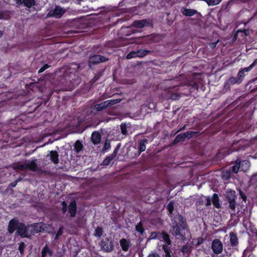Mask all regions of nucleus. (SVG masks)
I'll return each instance as SVG.
<instances>
[{"mask_svg": "<svg viewBox=\"0 0 257 257\" xmlns=\"http://www.w3.org/2000/svg\"><path fill=\"white\" fill-rule=\"evenodd\" d=\"M176 219H178L180 222L178 223L177 220H174L173 223L175 225L172 226L170 230V232L177 238L180 240H184L187 237L190 236V232L187 228L186 225L182 222L183 218L181 216L178 215Z\"/></svg>", "mask_w": 257, "mask_h": 257, "instance_id": "f257e3e1", "label": "nucleus"}, {"mask_svg": "<svg viewBox=\"0 0 257 257\" xmlns=\"http://www.w3.org/2000/svg\"><path fill=\"white\" fill-rule=\"evenodd\" d=\"M13 168L15 169H18L21 171L26 170L35 171L37 168V164L36 163V160H32L26 161L23 164L15 165Z\"/></svg>", "mask_w": 257, "mask_h": 257, "instance_id": "f03ea898", "label": "nucleus"}, {"mask_svg": "<svg viewBox=\"0 0 257 257\" xmlns=\"http://www.w3.org/2000/svg\"><path fill=\"white\" fill-rule=\"evenodd\" d=\"M66 10L59 6H56L53 10H51L47 15V18H61L65 13Z\"/></svg>", "mask_w": 257, "mask_h": 257, "instance_id": "7ed1b4c3", "label": "nucleus"}, {"mask_svg": "<svg viewBox=\"0 0 257 257\" xmlns=\"http://www.w3.org/2000/svg\"><path fill=\"white\" fill-rule=\"evenodd\" d=\"M132 26L136 28H143L145 27H151L153 26L152 21L149 19H145L134 21Z\"/></svg>", "mask_w": 257, "mask_h": 257, "instance_id": "20e7f679", "label": "nucleus"}, {"mask_svg": "<svg viewBox=\"0 0 257 257\" xmlns=\"http://www.w3.org/2000/svg\"><path fill=\"white\" fill-rule=\"evenodd\" d=\"M151 53L149 50L140 49L136 51L130 52L126 56L127 59H130L136 57L142 58Z\"/></svg>", "mask_w": 257, "mask_h": 257, "instance_id": "39448f33", "label": "nucleus"}, {"mask_svg": "<svg viewBox=\"0 0 257 257\" xmlns=\"http://www.w3.org/2000/svg\"><path fill=\"white\" fill-rule=\"evenodd\" d=\"M108 59L101 55H95L91 56L89 60V65L90 66L91 64L94 65L100 62H106Z\"/></svg>", "mask_w": 257, "mask_h": 257, "instance_id": "423d86ee", "label": "nucleus"}, {"mask_svg": "<svg viewBox=\"0 0 257 257\" xmlns=\"http://www.w3.org/2000/svg\"><path fill=\"white\" fill-rule=\"evenodd\" d=\"M226 198L228 200L230 208L234 210L235 208V192L233 190L228 191L227 192Z\"/></svg>", "mask_w": 257, "mask_h": 257, "instance_id": "0eeeda50", "label": "nucleus"}, {"mask_svg": "<svg viewBox=\"0 0 257 257\" xmlns=\"http://www.w3.org/2000/svg\"><path fill=\"white\" fill-rule=\"evenodd\" d=\"M212 249L215 254L220 253L223 249L221 242L219 239H214L212 243Z\"/></svg>", "mask_w": 257, "mask_h": 257, "instance_id": "6e6552de", "label": "nucleus"}, {"mask_svg": "<svg viewBox=\"0 0 257 257\" xmlns=\"http://www.w3.org/2000/svg\"><path fill=\"white\" fill-rule=\"evenodd\" d=\"M101 248L105 251L110 252L113 249V244L111 240L106 239L101 242Z\"/></svg>", "mask_w": 257, "mask_h": 257, "instance_id": "1a4fd4ad", "label": "nucleus"}, {"mask_svg": "<svg viewBox=\"0 0 257 257\" xmlns=\"http://www.w3.org/2000/svg\"><path fill=\"white\" fill-rule=\"evenodd\" d=\"M20 223L21 222H19L17 220L15 219L10 220L8 226L9 232L12 233L15 230H17L18 226H19Z\"/></svg>", "mask_w": 257, "mask_h": 257, "instance_id": "9d476101", "label": "nucleus"}, {"mask_svg": "<svg viewBox=\"0 0 257 257\" xmlns=\"http://www.w3.org/2000/svg\"><path fill=\"white\" fill-rule=\"evenodd\" d=\"M151 237L153 238H157L160 239L161 238H163L168 244H171V240H170L169 236L167 234L165 233H152L151 235Z\"/></svg>", "mask_w": 257, "mask_h": 257, "instance_id": "9b49d317", "label": "nucleus"}, {"mask_svg": "<svg viewBox=\"0 0 257 257\" xmlns=\"http://www.w3.org/2000/svg\"><path fill=\"white\" fill-rule=\"evenodd\" d=\"M17 233L21 236L27 237L28 232L27 227L24 224L21 223L18 226Z\"/></svg>", "mask_w": 257, "mask_h": 257, "instance_id": "f8f14e48", "label": "nucleus"}, {"mask_svg": "<svg viewBox=\"0 0 257 257\" xmlns=\"http://www.w3.org/2000/svg\"><path fill=\"white\" fill-rule=\"evenodd\" d=\"M101 136L98 132H93L92 133L91 140L94 145L99 144L101 142Z\"/></svg>", "mask_w": 257, "mask_h": 257, "instance_id": "ddd939ff", "label": "nucleus"}, {"mask_svg": "<svg viewBox=\"0 0 257 257\" xmlns=\"http://www.w3.org/2000/svg\"><path fill=\"white\" fill-rule=\"evenodd\" d=\"M68 212L71 217L75 216L76 212V203L73 201L68 206Z\"/></svg>", "mask_w": 257, "mask_h": 257, "instance_id": "4468645a", "label": "nucleus"}, {"mask_svg": "<svg viewBox=\"0 0 257 257\" xmlns=\"http://www.w3.org/2000/svg\"><path fill=\"white\" fill-rule=\"evenodd\" d=\"M119 242L122 250L127 251L131 246V242L125 238H123L120 240Z\"/></svg>", "mask_w": 257, "mask_h": 257, "instance_id": "2eb2a0df", "label": "nucleus"}, {"mask_svg": "<svg viewBox=\"0 0 257 257\" xmlns=\"http://www.w3.org/2000/svg\"><path fill=\"white\" fill-rule=\"evenodd\" d=\"M117 152V149H115L112 154L107 157L102 162L103 165H108L111 161L116 157Z\"/></svg>", "mask_w": 257, "mask_h": 257, "instance_id": "dca6fc26", "label": "nucleus"}, {"mask_svg": "<svg viewBox=\"0 0 257 257\" xmlns=\"http://www.w3.org/2000/svg\"><path fill=\"white\" fill-rule=\"evenodd\" d=\"M181 13L185 16L191 17L197 13V11L194 9L183 8Z\"/></svg>", "mask_w": 257, "mask_h": 257, "instance_id": "f3484780", "label": "nucleus"}, {"mask_svg": "<svg viewBox=\"0 0 257 257\" xmlns=\"http://www.w3.org/2000/svg\"><path fill=\"white\" fill-rule=\"evenodd\" d=\"M50 159L54 164L58 163V154L55 151H52L49 153Z\"/></svg>", "mask_w": 257, "mask_h": 257, "instance_id": "a211bd4d", "label": "nucleus"}, {"mask_svg": "<svg viewBox=\"0 0 257 257\" xmlns=\"http://www.w3.org/2000/svg\"><path fill=\"white\" fill-rule=\"evenodd\" d=\"M239 165L240 171L243 172L246 171L250 166L249 162L247 160H244L242 162L240 161V165Z\"/></svg>", "mask_w": 257, "mask_h": 257, "instance_id": "6ab92c4d", "label": "nucleus"}, {"mask_svg": "<svg viewBox=\"0 0 257 257\" xmlns=\"http://www.w3.org/2000/svg\"><path fill=\"white\" fill-rule=\"evenodd\" d=\"M230 242L232 246H236L238 244L237 238L232 232L229 233Z\"/></svg>", "mask_w": 257, "mask_h": 257, "instance_id": "aec40b11", "label": "nucleus"}, {"mask_svg": "<svg viewBox=\"0 0 257 257\" xmlns=\"http://www.w3.org/2000/svg\"><path fill=\"white\" fill-rule=\"evenodd\" d=\"M22 4L30 9L36 5V1L35 0H22Z\"/></svg>", "mask_w": 257, "mask_h": 257, "instance_id": "412c9836", "label": "nucleus"}, {"mask_svg": "<svg viewBox=\"0 0 257 257\" xmlns=\"http://www.w3.org/2000/svg\"><path fill=\"white\" fill-rule=\"evenodd\" d=\"M237 32L241 34V37L243 38L246 36H249L250 34V30L249 29H240L237 30Z\"/></svg>", "mask_w": 257, "mask_h": 257, "instance_id": "4be33fe9", "label": "nucleus"}, {"mask_svg": "<svg viewBox=\"0 0 257 257\" xmlns=\"http://www.w3.org/2000/svg\"><path fill=\"white\" fill-rule=\"evenodd\" d=\"M74 150L77 153H79L82 149L83 145L79 141H77L74 145Z\"/></svg>", "mask_w": 257, "mask_h": 257, "instance_id": "5701e85b", "label": "nucleus"}, {"mask_svg": "<svg viewBox=\"0 0 257 257\" xmlns=\"http://www.w3.org/2000/svg\"><path fill=\"white\" fill-rule=\"evenodd\" d=\"M240 161L237 160L235 164L231 167L233 172L236 173L240 169Z\"/></svg>", "mask_w": 257, "mask_h": 257, "instance_id": "b1692460", "label": "nucleus"}, {"mask_svg": "<svg viewBox=\"0 0 257 257\" xmlns=\"http://www.w3.org/2000/svg\"><path fill=\"white\" fill-rule=\"evenodd\" d=\"M257 64V58L255 59L253 63L251 64L248 67H244L242 69V71L244 72V73L248 72L250 70H251L254 66H255Z\"/></svg>", "mask_w": 257, "mask_h": 257, "instance_id": "393cba45", "label": "nucleus"}, {"mask_svg": "<svg viewBox=\"0 0 257 257\" xmlns=\"http://www.w3.org/2000/svg\"><path fill=\"white\" fill-rule=\"evenodd\" d=\"M121 100V99H110L107 100L106 101H105V103L108 106H111L112 105H114L115 104H116L118 102H119Z\"/></svg>", "mask_w": 257, "mask_h": 257, "instance_id": "a878e982", "label": "nucleus"}, {"mask_svg": "<svg viewBox=\"0 0 257 257\" xmlns=\"http://www.w3.org/2000/svg\"><path fill=\"white\" fill-rule=\"evenodd\" d=\"M209 6H213L219 4L222 0H204Z\"/></svg>", "mask_w": 257, "mask_h": 257, "instance_id": "bb28decb", "label": "nucleus"}, {"mask_svg": "<svg viewBox=\"0 0 257 257\" xmlns=\"http://www.w3.org/2000/svg\"><path fill=\"white\" fill-rule=\"evenodd\" d=\"M147 140L144 139L140 142L139 151L141 152H144L146 150V144L147 143Z\"/></svg>", "mask_w": 257, "mask_h": 257, "instance_id": "cd10ccee", "label": "nucleus"}, {"mask_svg": "<svg viewBox=\"0 0 257 257\" xmlns=\"http://www.w3.org/2000/svg\"><path fill=\"white\" fill-rule=\"evenodd\" d=\"M107 105L105 103V102L104 101L100 104H98L95 105V108L98 111H100L107 107Z\"/></svg>", "mask_w": 257, "mask_h": 257, "instance_id": "c85d7f7f", "label": "nucleus"}, {"mask_svg": "<svg viewBox=\"0 0 257 257\" xmlns=\"http://www.w3.org/2000/svg\"><path fill=\"white\" fill-rule=\"evenodd\" d=\"M94 235L97 237H100L102 235V229L99 227H97L95 229Z\"/></svg>", "mask_w": 257, "mask_h": 257, "instance_id": "c756f323", "label": "nucleus"}, {"mask_svg": "<svg viewBox=\"0 0 257 257\" xmlns=\"http://www.w3.org/2000/svg\"><path fill=\"white\" fill-rule=\"evenodd\" d=\"M128 126L125 123H122L120 125L121 132L123 135H126L127 134Z\"/></svg>", "mask_w": 257, "mask_h": 257, "instance_id": "7c9ffc66", "label": "nucleus"}, {"mask_svg": "<svg viewBox=\"0 0 257 257\" xmlns=\"http://www.w3.org/2000/svg\"><path fill=\"white\" fill-rule=\"evenodd\" d=\"M47 253H49L51 256L52 255V252L49 250L47 246H45L42 251V257H46Z\"/></svg>", "mask_w": 257, "mask_h": 257, "instance_id": "2f4dec72", "label": "nucleus"}, {"mask_svg": "<svg viewBox=\"0 0 257 257\" xmlns=\"http://www.w3.org/2000/svg\"><path fill=\"white\" fill-rule=\"evenodd\" d=\"M186 134H187L184 133L178 135L176 138V140L178 141H184L187 138Z\"/></svg>", "mask_w": 257, "mask_h": 257, "instance_id": "473e14b6", "label": "nucleus"}, {"mask_svg": "<svg viewBox=\"0 0 257 257\" xmlns=\"http://www.w3.org/2000/svg\"><path fill=\"white\" fill-rule=\"evenodd\" d=\"M154 37L152 35H149L147 36H145L144 38V41L148 43H152L154 42Z\"/></svg>", "mask_w": 257, "mask_h": 257, "instance_id": "72a5a7b5", "label": "nucleus"}, {"mask_svg": "<svg viewBox=\"0 0 257 257\" xmlns=\"http://www.w3.org/2000/svg\"><path fill=\"white\" fill-rule=\"evenodd\" d=\"M213 203L214 206L216 208L219 207V203L218 201V198L216 194H214L213 195Z\"/></svg>", "mask_w": 257, "mask_h": 257, "instance_id": "f704fd0d", "label": "nucleus"}, {"mask_svg": "<svg viewBox=\"0 0 257 257\" xmlns=\"http://www.w3.org/2000/svg\"><path fill=\"white\" fill-rule=\"evenodd\" d=\"M136 230L141 234H142L144 232V230L141 222L136 225Z\"/></svg>", "mask_w": 257, "mask_h": 257, "instance_id": "c9c22d12", "label": "nucleus"}, {"mask_svg": "<svg viewBox=\"0 0 257 257\" xmlns=\"http://www.w3.org/2000/svg\"><path fill=\"white\" fill-rule=\"evenodd\" d=\"M230 177V173L228 171H224L222 173V178L224 180H227Z\"/></svg>", "mask_w": 257, "mask_h": 257, "instance_id": "e433bc0d", "label": "nucleus"}, {"mask_svg": "<svg viewBox=\"0 0 257 257\" xmlns=\"http://www.w3.org/2000/svg\"><path fill=\"white\" fill-rule=\"evenodd\" d=\"M167 209L168 210L169 213L171 214L174 210V202L173 201H171L168 204Z\"/></svg>", "mask_w": 257, "mask_h": 257, "instance_id": "4c0bfd02", "label": "nucleus"}, {"mask_svg": "<svg viewBox=\"0 0 257 257\" xmlns=\"http://www.w3.org/2000/svg\"><path fill=\"white\" fill-rule=\"evenodd\" d=\"M50 67V65L48 64H44L38 71V73H40L44 72L45 70L49 68Z\"/></svg>", "mask_w": 257, "mask_h": 257, "instance_id": "58836bf2", "label": "nucleus"}, {"mask_svg": "<svg viewBox=\"0 0 257 257\" xmlns=\"http://www.w3.org/2000/svg\"><path fill=\"white\" fill-rule=\"evenodd\" d=\"M110 148V144L109 143V141L108 140H106L104 143V145L103 148V150L104 151H106L108 149H109Z\"/></svg>", "mask_w": 257, "mask_h": 257, "instance_id": "ea45409f", "label": "nucleus"}, {"mask_svg": "<svg viewBox=\"0 0 257 257\" xmlns=\"http://www.w3.org/2000/svg\"><path fill=\"white\" fill-rule=\"evenodd\" d=\"M25 247V244L24 242H21L19 244V250H20L21 253H23Z\"/></svg>", "mask_w": 257, "mask_h": 257, "instance_id": "a19ab883", "label": "nucleus"}, {"mask_svg": "<svg viewBox=\"0 0 257 257\" xmlns=\"http://www.w3.org/2000/svg\"><path fill=\"white\" fill-rule=\"evenodd\" d=\"M163 248L165 252L166 257H171L169 249L165 245L163 246Z\"/></svg>", "mask_w": 257, "mask_h": 257, "instance_id": "79ce46f5", "label": "nucleus"}, {"mask_svg": "<svg viewBox=\"0 0 257 257\" xmlns=\"http://www.w3.org/2000/svg\"><path fill=\"white\" fill-rule=\"evenodd\" d=\"M245 75V73L244 71H242V69L239 71L237 76L238 77L239 79L242 78Z\"/></svg>", "mask_w": 257, "mask_h": 257, "instance_id": "37998d69", "label": "nucleus"}, {"mask_svg": "<svg viewBox=\"0 0 257 257\" xmlns=\"http://www.w3.org/2000/svg\"><path fill=\"white\" fill-rule=\"evenodd\" d=\"M185 133L187 134H186L187 138H190L193 137L196 134V132L190 131V132H186Z\"/></svg>", "mask_w": 257, "mask_h": 257, "instance_id": "c03bdc74", "label": "nucleus"}, {"mask_svg": "<svg viewBox=\"0 0 257 257\" xmlns=\"http://www.w3.org/2000/svg\"><path fill=\"white\" fill-rule=\"evenodd\" d=\"M62 211L63 213H65L67 210V204L65 202H62Z\"/></svg>", "mask_w": 257, "mask_h": 257, "instance_id": "a18cd8bd", "label": "nucleus"}, {"mask_svg": "<svg viewBox=\"0 0 257 257\" xmlns=\"http://www.w3.org/2000/svg\"><path fill=\"white\" fill-rule=\"evenodd\" d=\"M239 33L237 32V30L236 31L235 34L233 36L232 40L233 41H235L237 39V36L239 35Z\"/></svg>", "mask_w": 257, "mask_h": 257, "instance_id": "49530a36", "label": "nucleus"}, {"mask_svg": "<svg viewBox=\"0 0 257 257\" xmlns=\"http://www.w3.org/2000/svg\"><path fill=\"white\" fill-rule=\"evenodd\" d=\"M148 257H160V255L156 253H150Z\"/></svg>", "mask_w": 257, "mask_h": 257, "instance_id": "de8ad7c7", "label": "nucleus"}, {"mask_svg": "<svg viewBox=\"0 0 257 257\" xmlns=\"http://www.w3.org/2000/svg\"><path fill=\"white\" fill-rule=\"evenodd\" d=\"M62 232H63V227H60L59 230L58 231V232L56 234H57L58 235L60 236L62 234Z\"/></svg>", "mask_w": 257, "mask_h": 257, "instance_id": "09e8293b", "label": "nucleus"}, {"mask_svg": "<svg viewBox=\"0 0 257 257\" xmlns=\"http://www.w3.org/2000/svg\"><path fill=\"white\" fill-rule=\"evenodd\" d=\"M178 97H179L178 95L175 94H172L171 95V98L173 100H176V99H178Z\"/></svg>", "mask_w": 257, "mask_h": 257, "instance_id": "8fccbe9b", "label": "nucleus"}, {"mask_svg": "<svg viewBox=\"0 0 257 257\" xmlns=\"http://www.w3.org/2000/svg\"><path fill=\"white\" fill-rule=\"evenodd\" d=\"M16 4L18 5H22V0H15Z\"/></svg>", "mask_w": 257, "mask_h": 257, "instance_id": "3c124183", "label": "nucleus"}, {"mask_svg": "<svg viewBox=\"0 0 257 257\" xmlns=\"http://www.w3.org/2000/svg\"><path fill=\"white\" fill-rule=\"evenodd\" d=\"M4 17V12H0V20L3 19Z\"/></svg>", "mask_w": 257, "mask_h": 257, "instance_id": "603ef678", "label": "nucleus"}, {"mask_svg": "<svg viewBox=\"0 0 257 257\" xmlns=\"http://www.w3.org/2000/svg\"><path fill=\"white\" fill-rule=\"evenodd\" d=\"M72 65H75L76 67V69H78L79 68V65L77 64H74V63H72L71 64Z\"/></svg>", "mask_w": 257, "mask_h": 257, "instance_id": "864d4df0", "label": "nucleus"}, {"mask_svg": "<svg viewBox=\"0 0 257 257\" xmlns=\"http://www.w3.org/2000/svg\"><path fill=\"white\" fill-rule=\"evenodd\" d=\"M210 204H211L210 201L209 200H208L206 205L208 206V205H210Z\"/></svg>", "mask_w": 257, "mask_h": 257, "instance_id": "5fc2aeb1", "label": "nucleus"}, {"mask_svg": "<svg viewBox=\"0 0 257 257\" xmlns=\"http://www.w3.org/2000/svg\"><path fill=\"white\" fill-rule=\"evenodd\" d=\"M3 35V32L2 31L0 30V38L1 37H2Z\"/></svg>", "mask_w": 257, "mask_h": 257, "instance_id": "6e6d98bb", "label": "nucleus"}, {"mask_svg": "<svg viewBox=\"0 0 257 257\" xmlns=\"http://www.w3.org/2000/svg\"><path fill=\"white\" fill-rule=\"evenodd\" d=\"M111 42H107V43H106V46H111V45H110V44H111Z\"/></svg>", "mask_w": 257, "mask_h": 257, "instance_id": "4d7b16f0", "label": "nucleus"}, {"mask_svg": "<svg viewBox=\"0 0 257 257\" xmlns=\"http://www.w3.org/2000/svg\"><path fill=\"white\" fill-rule=\"evenodd\" d=\"M216 44H217V43H213V44H212V47L213 48H215V47H216Z\"/></svg>", "mask_w": 257, "mask_h": 257, "instance_id": "13d9d810", "label": "nucleus"}, {"mask_svg": "<svg viewBox=\"0 0 257 257\" xmlns=\"http://www.w3.org/2000/svg\"><path fill=\"white\" fill-rule=\"evenodd\" d=\"M16 185V183H12V186L14 187H15Z\"/></svg>", "mask_w": 257, "mask_h": 257, "instance_id": "bf43d9fd", "label": "nucleus"}, {"mask_svg": "<svg viewBox=\"0 0 257 257\" xmlns=\"http://www.w3.org/2000/svg\"><path fill=\"white\" fill-rule=\"evenodd\" d=\"M60 236L58 235L57 234H56V236H55V239H57L59 238Z\"/></svg>", "mask_w": 257, "mask_h": 257, "instance_id": "052dcab7", "label": "nucleus"}, {"mask_svg": "<svg viewBox=\"0 0 257 257\" xmlns=\"http://www.w3.org/2000/svg\"><path fill=\"white\" fill-rule=\"evenodd\" d=\"M185 127V125H184L183 127H182V128L180 129V130H179V131H182V130H183V129H184Z\"/></svg>", "mask_w": 257, "mask_h": 257, "instance_id": "680f3d73", "label": "nucleus"}, {"mask_svg": "<svg viewBox=\"0 0 257 257\" xmlns=\"http://www.w3.org/2000/svg\"><path fill=\"white\" fill-rule=\"evenodd\" d=\"M232 79H233V80H236L235 79V78H233V77L231 78L229 80H231Z\"/></svg>", "mask_w": 257, "mask_h": 257, "instance_id": "e2e57ef3", "label": "nucleus"}, {"mask_svg": "<svg viewBox=\"0 0 257 257\" xmlns=\"http://www.w3.org/2000/svg\"><path fill=\"white\" fill-rule=\"evenodd\" d=\"M257 79V78H253L252 79H251V80H253V81H254V80H256Z\"/></svg>", "mask_w": 257, "mask_h": 257, "instance_id": "0e129e2a", "label": "nucleus"}, {"mask_svg": "<svg viewBox=\"0 0 257 257\" xmlns=\"http://www.w3.org/2000/svg\"><path fill=\"white\" fill-rule=\"evenodd\" d=\"M165 80H169V81H171V80H173L172 79H165Z\"/></svg>", "mask_w": 257, "mask_h": 257, "instance_id": "69168bd1", "label": "nucleus"}, {"mask_svg": "<svg viewBox=\"0 0 257 257\" xmlns=\"http://www.w3.org/2000/svg\"><path fill=\"white\" fill-rule=\"evenodd\" d=\"M92 81L95 80V78H94L93 79L91 80Z\"/></svg>", "mask_w": 257, "mask_h": 257, "instance_id": "338daca9", "label": "nucleus"}, {"mask_svg": "<svg viewBox=\"0 0 257 257\" xmlns=\"http://www.w3.org/2000/svg\"><path fill=\"white\" fill-rule=\"evenodd\" d=\"M78 1L79 2H81V1H83V0H78Z\"/></svg>", "mask_w": 257, "mask_h": 257, "instance_id": "774afa93", "label": "nucleus"}]
</instances>
